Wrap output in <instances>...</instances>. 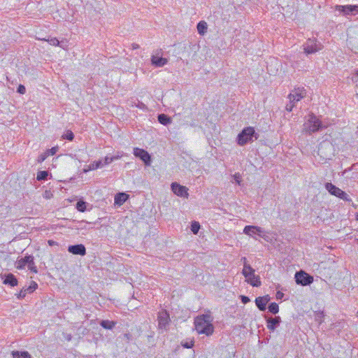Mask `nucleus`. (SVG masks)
Returning <instances> with one entry per match:
<instances>
[{"label": "nucleus", "mask_w": 358, "mask_h": 358, "mask_svg": "<svg viewBox=\"0 0 358 358\" xmlns=\"http://www.w3.org/2000/svg\"><path fill=\"white\" fill-rule=\"evenodd\" d=\"M303 51L306 55L313 54L322 49V45L315 38H308L303 45Z\"/></svg>", "instance_id": "obj_5"}, {"label": "nucleus", "mask_w": 358, "mask_h": 358, "mask_svg": "<svg viewBox=\"0 0 358 358\" xmlns=\"http://www.w3.org/2000/svg\"><path fill=\"white\" fill-rule=\"evenodd\" d=\"M243 233L248 236H253L257 235L259 237L264 238L265 232L263 229L258 226L248 225L243 229Z\"/></svg>", "instance_id": "obj_7"}, {"label": "nucleus", "mask_w": 358, "mask_h": 358, "mask_svg": "<svg viewBox=\"0 0 358 358\" xmlns=\"http://www.w3.org/2000/svg\"><path fill=\"white\" fill-rule=\"evenodd\" d=\"M140 108H142V106H144V104L143 103H141V105L138 106Z\"/></svg>", "instance_id": "obj_52"}, {"label": "nucleus", "mask_w": 358, "mask_h": 358, "mask_svg": "<svg viewBox=\"0 0 358 358\" xmlns=\"http://www.w3.org/2000/svg\"><path fill=\"white\" fill-rule=\"evenodd\" d=\"M351 15L358 14V6L357 5H349Z\"/></svg>", "instance_id": "obj_36"}, {"label": "nucleus", "mask_w": 358, "mask_h": 358, "mask_svg": "<svg viewBox=\"0 0 358 358\" xmlns=\"http://www.w3.org/2000/svg\"><path fill=\"white\" fill-rule=\"evenodd\" d=\"M267 328L271 331H274L281 322V319L279 316L275 317H269L266 320Z\"/></svg>", "instance_id": "obj_13"}, {"label": "nucleus", "mask_w": 358, "mask_h": 358, "mask_svg": "<svg viewBox=\"0 0 358 358\" xmlns=\"http://www.w3.org/2000/svg\"><path fill=\"white\" fill-rule=\"evenodd\" d=\"M38 287V285L36 282L34 281H31L30 285L25 288V290H26V292H29V293H31L33 292L34 291H35Z\"/></svg>", "instance_id": "obj_31"}, {"label": "nucleus", "mask_w": 358, "mask_h": 358, "mask_svg": "<svg viewBox=\"0 0 358 358\" xmlns=\"http://www.w3.org/2000/svg\"><path fill=\"white\" fill-rule=\"evenodd\" d=\"M3 283L6 285H9L11 287H15L17 285V280L13 274L8 273L6 275Z\"/></svg>", "instance_id": "obj_16"}, {"label": "nucleus", "mask_w": 358, "mask_h": 358, "mask_svg": "<svg viewBox=\"0 0 358 358\" xmlns=\"http://www.w3.org/2000/svg\"><path fill=\"white\" fill-rule=\"evenodd\" d=\"M48 176V173L46 171H41L37 173V180H47Z\"/></svg>", "instance_id": "obj_28"}, {"label": "nucleus", "mask_w": 358, "mask_h": 358, "mask_svg": "<svg viewBox=\"0 0 358 358\" xmlns=\"http://www.w3.org/2000/svg\"><path fill=\"white\" fill-rule=\"evenodd\" d=\"M116 324V322L114 321H110V320H102L100 322V325L106 329H113Z\"/></svg>", "instance_id": "obj_22"}, {"label": "nucleus", "mask_w": 358, "mask_h": 358, "mask_svg": "<svg viewBox=\"0 0 358 358\" xmlns=\"http://www.w3.org/2000/svg\"><path fill=\"white\" fill-rule=\"evenodd\" d=\"M336 10L343 13L345 15H351L349 5L346 6H337Z\"/></svg>", "instance_id": "obj_25"}, {"label": "nucleus", "mask_w": 358, "mask_h": 358, "mask_svg": "<svg viewBox=\"0 0 358 358\" xmlns=\"http://www.w3.org/2000/svg\"><path fill=\"white\" fill-rule=\"evenodd\" d=\"M27 266H28V268L31 271H32L34 273H38L37 267L36 266L34 261V257L31 256V255L30 256L29 260V262L27 263Z\"/></svg>", "instance_id": "obj_24"}, {"label": "nucleus", "mask_w": 358, "mask_h": 358, "mask_svg": "<svg viewBox=\"0 0 358 358\" xmlns=\"http://www.w3.org/2000/svg\"><path fill=\"white\" fill-rule=\"evenodd\" d=\"M76 209L80 212H85L86 210V202L79 201L76 203Z\"/></svg>", "instance_id": "obj_29"}, {"label": "nucleus", "mask_w": 358, "mask_h": 358, "mask_svg": "<svg viewBox=\"0 0 358 358\" xmlns=\"http://www.w3.org/2000/svg\"><path fill=\"white\" fill-rule=\"evenodd\" d=\"M31 255L25 256L24 258H21L16 262V268L17 269H23L27 264Z\"/></svg>", "instance_id": "obj_17"}, {"label": "nucleus", "mask_w": 358, "mask_h": 358, "mask_svg": "<svg viewBox=\"0 0 358 358\" xmlns=\"http://www.w3.org/2000/svg\"><path fill=\"white\" fill-rule=\"evenodd\" d=\"M48 243L50 246L58 245V243L53 240H48Z\"/></svg>", "instance_id": "obj_46"}, {"label": "nucleus", "mask_w": 358, "mask_h": 358, "mask_svg": "<svg viewBox=\"0 0 358 358\" xmlns=\"http://www.w3.org/2000/svg\"><path fill=\"white\" fill-rule=\"evenodd\" d=\"M133 153L135 157L140 158L146 166L150 165L151 157L146 150L138 148H134Z\"/></svg>", "instance_id": "obj_9"}, {"label": "nucleus", "mask_w": 358, "mask_h": 358, "mask_svg": "<svg viewBox=\"0 0 358 358\" xmlns=\"http://www.w3.org/2000/svg\"><path fill=\"white\" fill-rule=\"evenodd\" d=\"M200 229V224L198 222H193L191 224V231L194 234H196Z\"/></svg>", "instance_id": "obj_30"}, {"label": "nucleus", "mask_w": 358, "mask_h": 358, "mask_svg": "<svg viewBox=\"0 0 358 358\" xmlns=\"http://www.w3.org/2000/svg\"><path fill=\"white\" fill-rule=\"evenodd\" d=\"M268 311L273 314H276L279 311V306L278 303L273 302L268 305Z\"/></svg>", "instance_id": "obj_27"}, {"label": "nucleus", "mask_w": 358, "mask_h": 358, "mask_svg": "<svg viewBox=\"0 0 358 358\" xmlns=\"http://www.w3.org/2000/svg\"><path fill=\"white\" fill-rule=\"evenodd\" d=\"M341 194H339V195L337 196L344 201H351V199L350 198V196H348V194L347 193H345L344 191L341 190Z\"/></svg>", "instance_id": "obj_33"}, {"label": "nucleus", "mask_w": 358, "mask_h": 358, "mask_svg": "<svg viewBox=\"0 0 358 358\" xmlns=\"http://www.w3.org/2000/svg\"><path fill=\"white\" fill-rule=\"evenodd\" d=\"M131 48L133 50L138 49L139 48V45H138L137 43H132L131 44Z\"/></svg>", "instance_id": "obj_49"}, {"label": "nucleus", "mask_w": 358, "mask_h": 358, "mask_svg": "<svg viewBox=\"0 0 358 358\" xmlns=\"http://www.w3.org/2000/svg\"><path fill=\"white\" fill-rule=\"evenodd\" d=\"M234 178L236 180V182L238 183V184H240V180H238L239 178V174L238 173H236L234 176Z\"/></svg>", "instance_id": "obj_48"}, {"label": "nucleus", "mask_w": 358, "mask_h": 358, "mask_svg": "<svg viewBox=\"0 0 358 358\" xmlns=\"http://www.w3.org/2000/svg\"><path fill=\"white\" fill-rule=\"evenodd\" d=\"M195 329L200 334L210 336L213 333L214 327L210 321V316L203 315L196 317L194 321Z\"/></svg>", "instance_id": "obj_1"}, {"label": "nucleus", "mask_w": 358, "mask_h": 358, "mask_svg": "<svg viewBox=\"0 0 358 358\" xmlns=\"http://www.w3.org/2000/svg\"><path fill=\"white\" fill-rule=\"evenodd\" d=\"M48 41L52 45H54V46L59 45V41L57 38H52L48 40Z\"/></svg>", "instance_id": "obj_39"}, {"label": "nucleus", "mask_w": 358, "mask_h": 358, "mask_svg": "<svg viewBox=\"0 0 358 358\" xmlns=\"http://www.w3.org/2000/svg\"><path fill=\"white\" fill-rule=\"evenodd\" d=\"M260 298H262V300L266 303H268L269 301L271 300V297L269 295L266 294L264 296H259Z\"/></svg>", "instance_id": "obj_44"}, {"label": "nucleus", "mask_w": 358, "mask_h": 358, "mask_svg": "<svg viewBox=\"0 0 358 358\" xmlns=\"http://www.w3.org/2000/svg\"><path fill=\"white\" fill-rule=\"evenodd\" d=\"M255 304L257 306V308L261 311H264L266 308V304L263 300L262 298L257 297L255 299Z\"/></svg>", "instance_id": "obj_23"}, {"label": "nucleus", "mask_w": 358, "mask_h": 358, "mask_svg": "<svg viewBox=\"0 0 358 358\" xmlns=\"http://www.w3.org/2000/svg\"><path fill=\"white\" fill-rule=\"evenodd\" d=\"M352 80L355 83H357L358 82V69L356 70L355 76L352 78Z\"/></svg>", "instance_id": "obj_45"}, {"label": "nucleus", "mask_w": 358, "mask_h": 358, "mask_svg": "<svg viewBox=\"0 0 358 358\" xmlns=\"http://www.w3.org/2000/svg\"><path fill=\"white\" fill-rule=\"evenodd\" d=\"M259 138V134L255 132V128L252 127H248L244 128L237 136V143L241 145L252 142Z\"/></svg>", "instance_id": "obj_3"}, {"label": "nucleus", "mask_w": 358, "mask_h": 358, "mask_svg": "<svg viewBox=\"0 0 358 358\" xmlns=\"http://www.w3.org/2000/svg\"><path fill=\"white\" fill-rule=\"evenodd\" d=\"M194 345V342L193 341H190L189 342H181V345L185 348H192Z\"/></svg>", "instance_id": "obj_34"}, {"label": "nucleus", "mask_w": 358, "mask_h": 358, "mask_svg": "<svg viewBox=\"0 0 358 358\" xmlns=\"http://www.w3.org/2000/svg\"><path fill=\"white\" fill-rule=\"evenodd\" d=\"M17 92L21 94H24L26 92V88L24 85H20L17 87Z\"/></svg>", "instance_id": "obj_41"}, {"label": "nucleus", "mask_w": 358, "mask_h": 358, "mask_svg": "<svg viewBox=\"0 0 358 358\" xmlns=\"http://www.w3.org/2000/svg\"><path fill=\"white\" fill-rule=\"evenodd\" d=\"M241 299L242 303L244 304H245L250 301V299L246 296L241 295Z\"/></svg>", "instance_id": "obj_43"}, {"label": "nucleus", "mask_w": 358, "mask_h": 358, "mask_svg": "<svg viewBox=\"0 0 358 358\" xmlns=\"http://www.w3.org/2000/svg\"><path fill=\"white\" fill-rule=\"evenodd\" d=\"M103 166V164L102 161L99 160V161H96V162H94L92 164H90L89 166V169H90V170H95L99 168H101Z\"/></svg>", "instance_id": "obj_26"}, {"label": "nucleus", "mask_w": 358, "mask_h": 358, "mask_svg": "<svg viewBox=\"0 0 358 358\" xmlns=\"http://www.w3.org/2000/svg\"><path fill=\"white\" fill-rule=\"evenodd\" d=\"M306 92L303 88H296L288 95V99L294 104L306 96Z\"/></svg>", "instance_id": "obj_10"}, {"label": "nucleus", "mask_w": 358, "mask_h": 358, "mask_svg": "<svg viewBox=\"0 0 358 358\" xmlns=\"http://www.w3.org/2000/svg\"><path fill=\"white\" fill-rule=\"evenodd\" d=\"M171 190L178 196L188 198V189L185 186L180 185L178 182H172Z\"/></svg>", "instance_id": "obj_11"}, {"label": "nucleus", "mask_w": 358, "mask_h": 358, "mask_svg": "<svg viewBox=\"0 0 358 358\" xmlns=\"http://www.w3.org/2000/svg\"><path fill=\"white\" fill-rule=\"evenodd\" d=\"M323 127L321 120L313 113L308 115V119L303 124V131L311 134L320 131Z\"/></svg>", "instance_id": "obj_4"}, {"label": "nucleus", "mask_w": 358, "mask_h": 358, "mask_svg": "<svg viewBox=\"0 0 358 358\" xmlns=\"http://www.w3.org/2000/svg\"><path fill=\"white\" fill-rule=\"evenodd\" d=\"M117 159H119V156H114V157H108V156H106V157L104 158V162L103 163V166H104V165L109 164H110L111 162H113L114 160Z\"/></svg>", "instance_id": "obj_32"}, {"label": "nucleus", "mask_w": 358, "mask_h": 358, "mask_svg": "<svg viewBox=\"0 0 358 358\" xmlns=\"http://www.w3.org/2000/svg\"><path fill=\"white\" fill-rule=\"evenodd\" d=\"M331 145V143H329V142H323V143H320V146H321V148H322V147H323V145Z\"/></svg>", "instance_id": "obj_50"}, {"label": "nucleus", "mask_w": 358, "mask_h": 358, "mask_svg": "<svg viewBox=\"0 0 358 358\" xmlns=\"http://www.w3.org/2000/svg\"><path fill=\"white\" fill-rule=\"evenodd\" d=\"M356 242L358 244V238L356 239Z\"/></svg>", "instance_id": "obj_54"}, {"label": "nucleus", "mask_w": 358, "mask_h": 358, "mask_svg": "<svg viewBox=\"0 0 358 358\" xmlns=\"http://www.w3.org/2000/svg\"><path fill=\"white\" fill-rule=\"evenodd\" d=\"M157 119L159 122L163 125H168L171 122V118L165 114H159Z\"/></svg>", "instance_id": "obj_20"}, {"label": "nucleus", "mask_w": 358, "mask_h": 358, "mask_svg": "<svg viewBox=\"0 0 358 358\" xmlns=\"http://www.w3.org/2000/svg\"><path fill=\"white\" fill-rule=\"evenodd\" d=\"M124 336H125V337H126L127 339H129V338H130V335H129V334H126Z\"/></svg>", "instance_id": "obj_51"}, {"label": "nucleus", "mask_w": 358, "mask_h": 358, "mask_svg": "<svg viewBox=\"0 0 358 358\" xmlns=\"http://www.w3.org/2000/svg\"><path fill=\"white\" fill-rule=\"evenodd\" d=\"M242 261L244 263L242 273L246 278V282L253 287H259L261 285L259 276L255 274V270L250 264H247V259L245 257H243Z\"/></svg>", "instance_id": "obj_2"}, {"label": "nucleus", "mask_w": 358, "mask_h": 358, "mask_svg": "<svg viewBox=\"0 0 358 358\" xmlns=\"http://www.w3.org/2000/svg\"><path fill=\"white\" fill-rule=\"evenodd\" d=\"M325 189L331 194L335 196H338L339 194H341L340 188L337 187L336 185H333L331 182H327L325 184Z\"/></svg>", "instance_id": "obj_15"}, {"label": "nucleus", "mask_w": 358, "mask_h": 358, "mask_svg": "<svg viewBox=\"0 0 358 358\" xmlns=\"http://www.w3.org/2000/svg\"><path fill=\"white\" fill-rule=\"evenodd\" d=\"M356 220L358 221V214L356 215Z\"/></svg>", "instance_id": "obj_53"}, {"label": "nucleus", "mask_w": 358, "mask_h": 358, "mask_svg": "<svg viewBox=\"0 0 358 358\" xmlns=\"http://www.w3.org/2000/svg\"><path fill=\"white\" fill-rule=\"evenodd\" d=\"M168 63V59L164 57H159L156 55L151 57V64L155 67H162Z\"/></svg>", "instance_id": "obj_14"}, {"label": "nucleus", "mask_w": 358, "mask_h": 358, "mask_svg": "<svg viewBox=\"0 0 358 358\" xmlns=\"http://www.w3.org/2000/svg\"><path fill=\"white\" fill-rule=\"evenodd\" d=\"M128 198V195L125 193H118L115 196V203L119 205L122 204Z\"/></svg>", "instance_id": "obj_19"}, {"label": "nucleus", "mask_w": 358, "mask_h": 358, "mask_svg": "<svg viewBox=\"0 0 358 358\" xmlns=\"http://www.w3.org/2000/svg\"><path fill=\"white\" fill-rule=\"evenodd\" d=\"M57 151V148L53 147L51 149H48L45 153H48V156L54 155Z\"/></svg>", "instance_id": "obj_42"}, {"label": "nucleus", "mask_w": 358, "mask_h": 358, "mask_svg": "<svg viewBox=\"0 0 358 358\" xmlns=\"http://www.w3.org/2000/svg\"><path fill=\"white\" fill-rule=\"evenodd\" d=\"M197 31L200 35H204L207 32L208 25L204 21H201L196 26Z\"/></svg>", "instance_id": "obj_18"}, {"label": "nucleus", "mask_w": 358, "mask_h": 358, "mask_svg": "<svg viewBox=\"0 0 358 358\" xmlns=\"http://www.w3.org/2000/svg\"><path fill=\"white\" fill-rule=\"evenodd\" d=\"M295 280L298 285L306 286L313 282V278L305 271H300L295 273Z\"/></svg>", "instance_id": "obj_6"}, {"label": "nucleus", "mask_w": 358, "mask_h": 358, "mask_svg": "<svg viewBox=\"0 0 358 358\" xmlns=\"http://www.w3.org/2000/svg\"><path fill=\"white\" fill-rule=\"evenodd\" d=\"M283 296H284L283 293H282L281 292H279V291L277 292V293H276V298L278 299H282Z\"/></svg>", "instance_id": "obj_47"}, {"label": "nucleus", "mask_w": 358, "mask_h": 358, "mask_svg": "<svg viewBox=\"0 0 358 358\" xmlns=\"http://www.w3.org/2000/svg\"><path fill=\"white\" fill-rule=\"evenodd\" d=\"M12 355L13 358H31V355L27 351H13Z\"/></svg>", "instance_id": "obj_21"}, {"label": "nucleus", "mask_w": 358, "mask_h": 358, "mask_svg": "<svg viewBox=\"0 0 358 358\" xmlns=\"http://www.w3.org/2000/svg\"><path fill=\"white\" fill-rule=\"evenodd\" d=\"M26 294H27V292H26L25 288L24 287L20 290V292L17 294H16V296L18 299H22L25 297Z\"/></svg>", "instance_id": "obj_38"}, {"label": "nucleus", "mask_w": 358, "mask_h": 358, "mask_svg": "<svg viewBox=\"0 0 358 358\" xmlns=\"http://www.w3.org/2000/svg\"><path fill=\"white\" fill-rule=\"evenodd\" d=\"M157 320L159 328L167 330V327L170 322V317L166 310H162L158 313Z\"/></svg>", "instance_id": "obj_8"}, {"label": "nucleus", "mask_w": 358, "mask_h": 358, "mask_svg": "<svg viewBox=\"0 0 358 358\" xmlns=\"http://www.w3.org/2000/svg\"><path fill=\"white\" fill-rule=\"evenodd\" d=\"M68 251L73 255L84 256L86 254V248L83 244L69 245Z\"/></svg>", "instance_id": "obj_12"}, {"label": "nucleus", "mask_w": 358, "mask_h": 358, "mask_svg": "<svg viewBox=\"0 0 358 358\" xmlns=\"http://www.w3.org/2000/svg\"><path fill=\"white\" fill-rule=\"evenodd\" d=\"M63 137L64 138L67 139L69 141H73L74 138V134L71 131H68Z\"/></svg>", "instance_id": "obj_35"}, {"label": "nucleus", "mask_w": 358, "mask_h": 358, "mask_svg": "<svg viewBox=\"0 0 358 358\" xmlns=\"http://www.w3.org/2000/svg\"><path fill=\"white\" fill-rule=\"evenodd\" d=\"M357 128H358V127H357Z\"/></svg>", "instance_id": "obj_55"}, {"label": "nucleus", "mask_w": 358, "mask_h": 358, "mask_svg": "<svg viewBox=\"0 0 358 358\" xmlns=\"http://www.w3.org/2000/svg\"><path fill=\"white\" fill-rule=\"evenodd\" d=\"M48 157V153H45V152L41 155H40L37 159V162L38 163H42L45 159Z\"/></svg>", "instance_id": "obj_37"}, {"label": "nucleus", "mask_w": 358, "mask_h": 358, "mask_svg": "<svg viewBox=\"0 0 358 358\" xmlns=\"http://www.w3.org/2000/svg\"><path fill=\"white\" fill-rule=\"evenodd\" d=\"M295 106V104L292 102H291V101H289V103H287L285 106V109L288 111V112H291L293 108H294Z\"/></svg>", "instance_id": "obj_40"}]
</instances>
